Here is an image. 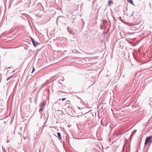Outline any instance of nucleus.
<instances>
[{
  "label": "nucleus",
  "instance_id": "1",
  "mask_svg": "<svg viewBox=\"0 0 152 152\" xmlns=\"http://www.w3.org/2000/svg\"><path fill=\"white\" fill-rule=\"evenodd\" d=\"M152 142V136L147 137L145 140V145H146L148 143H151Z\"/></svg>",
  "mask_w": 152,
  "mask_h": 152
},
{
  "label": "nucleus",
  "instance_id": "2",
  "mask_svg": "<svg viewBox=\"0 0 152 152\" xmlns=\"http://www.w3.org/2000/svg\"><path fill=\"white\" fill-rule=\"evenodd\" d=\"M46 104V103L45 102H41L39 105L40 107L41 108V109L39 110V111H40L42 109V107H44Z\"/></svg>",
  "mask_w": 152,
  "mask_h": 152
},
{
  "label": "nucleus",
  "instance_id": "3",
  "mask_svg": "<svg viewBox=\"0 0 152 152\" xmlns=\"http://www.w3.org/2000/svg\"><path fill=\"white\" fill-rule=\"evenodd\" d=\"M31 41L32 42V44L34 47H36L37 46V45L36 43V41H35V40L31 37H30Z\"/></svg>",
  "mask_w": 152,
  "mask_h": 152
},
{
  "label": "nucleus",
  "instance_id": "4",
  "mask_svg": "<svg viewBox=\"0 0 152 152\" xmlns=\"http://www.w3.org/2000/svg\"><path fill=\"white\" fill-rule=\"evenodd\" d=\"M67 30L68 31L69 33L70 34H73L72 30L69 27H68L67 28Z\"/></svg>",
  "mask_w": 152,
  "mask_h": 152
},
{
  "label": "nucleus",
  "instance_id": "5",
  "mask_svg": "<svg viewBox=\"0 0 152 152\" xmlns=\"http://www.w3.org/2000/svg\"><path fill=\"white\" fill-rule=\"evenodd\" d=\"M57 134L58 136L59 137V139H60V140H61V134L59 132H57Z\"/></svg>",
  "mask_w": 152,
  "mask_h": 152
},
{
  "label": "nucleus",
  "instance_id": "6",
  "mask_svg": "<svg viewBox=\"0 0 152 152\" xmlns=\"http://www.w3.org/2000/svg\"><path fill=\"white\" fill-rule=\"evenodd\" d=\"M113 2L111 0H110L109 1H108V5L109 6H110L111 5V4H113Z\"/></svg>",
  "mask_w": 152,
  "mask_h": 152
},
{
  "label": "nucleus",
  "instance_id": "7",
  "mask_svg": "<svg viewBox=\"0 0 152 152\" xmlns=\"http://www.w3.org/2000/svg\"><path fill=\"white\" fill-rule=\"evenodd\" d=\"M137 130L136 129H135L132 132L131 135V137L133 136V134H134L135 133L137 132Z\"/></svg>",
  "mask_w": 152,
  "mask_h": 152
},
{
  "label": "nucleus",
  "instance_id": "8",
  "mask_svg": "<svg viewBox=\"0 0 152 152\" xmlns=\"http://www.w3.org/2000/svg\"><path fill=\"white\" fill-rule=\"evenodd\" d=\"M129 3H130L131 4H134L132 0H127Z\"/></svg>",
  "mask_w": 152,
  "mask_h": 152
},
{
  "label": "nucleus",
  "instance_id": "9",
  "mask_svg": "<svg viewBox=\"0 0 152 152\" xmlns=\"http://www.w3.org/2000/svg\"><path fill=\"white\" fill-rule=\"evenodd\" d=\"M119 19L121 20V21L123 23H126V22L124 21L122 19L121 17H119Z\"/></svg>",
  "mask_w": 152,
  "mask_h": 152
},
{
  "label": "nucleus",
  "instance_id": "10",
  "mask_svg": "<svg viewBox=\"0 0 152 152\" xmlns=\"http://www.w3.org/2000/svg\"><path fill=\"white\" fill-rule=\"evenodd\" d=\"M100 122H101V124L102 125H103V126H106V124H104V123H103V122H102V120H101V121H100Z\"/></svg>",
  "mask_w": 152,
  "mask_h": 152
},
{
  "label": "nucleus",
  "instance_id": "11",
  "mask_svg": "<svg viewBox=\"0 0 152 152\" xmlns=\"http://www.w3.org/2000/svg\"><path fill=\"white\" fill-rule=\"evenodd\" d=\"M12 78V76L9 77L7 78V81L9 80Z\"/></svg>",
  "mask_w": 152,
  "mask_h": 152
},
{
  "label": "nucleus",
  "instance_id": "12",
  "mask_svg": "<svg viewBox=\"0 0 152 152\" xmlns=\"http://www.w3.org/2000/svg\"><path fill=\"white\" fill-rule=\"evenodd\" d=\"M2 148L3 152H7V151L5 150V148H3V146L2 147Z\"/></svg>",
  "mask_w": 152,
  "mask_h": 152
},
{
  "label": "nucleus",
  "instance_id": "13",
  "mask_svg": "<svg viewBox=\"0 0 152 152\" xmlns=\"http://www.w3.org/2000/svg\"><path fill=\"white\" fill-rule=\"evenodd\" d=\"M34 71H35L34 68V67H33L31 73H32Z\"/></svg>",
  "mask_w": 152,
  "mask_h": 152
},
{
  "label": "nucleus",
  "instance_id": "14",
  "mask_svg": "<svg viewBox=\"0 0 152 152\" xmlns=\"http://www.w3.org/2000/svg\"><path fill=\"white\" fill-rule=\"evenodd\" d=\"M66 99V98H62V99H61V100L62 101H64L65 99Z\"/></svg>",
  "mask_w": 152,
  "mask_h": 152
},
{
  "label": "nucleus",
  "instance_id": "15",
  "mask_svg": "<svg viewBox=\"0 0 152 152\" xmlns=\"http://www.w3.org/2000/svg\"><path fill=\"white\" fill-rule=\"evenodd\" d=\"M36 43L37 45H39V43L38 42H37V41H36Z\"/></svg>",
  "mask_w": 152,
  "mask_h": 152
},
{
  "label": "nucleus",
  "instance_id": "16",
  "mask_svg": "<svg viewBox=\"0 0 152 152\" xmlns=\"http://www.w3.org/2000/svg\"><path fill=\"white\" fill-rule=\"evenodd\" d=\"M128 34H132V33L128 32L127 33Z\"/></svg>",
  "mask_w": 152,
  "mask_h": 152
},
{
  "label": "nucleus",
  "instance_id": "17",
  "mask_svg": "<svg viewBox=\"0 0 152 152\" xmlns=\"http://www.w3.org/2000/svg\"><path fill=\"white\" fill-rule=\"evenodd\" d=\"M64 77H63V79H61V80L63 81L64 80Z\"/></svg>",
  "mask_w": 152,
  "mask_h": 152
},
{
  "label": "nucleus",
  "instance_id": "18",
  "mask_svg": "<svg viewBox=\"0 0 152 152\" xmlns=\"http://www.w3.org/2000/svg\"><path fill=\"white\" fill-rule=\"evenodd\" d=\"M78 108L79 109H80V108L79 107H78Z\"/></svg>",
  "mask_w": 152,
  "mask_h": 152
},
{
  "label": "nucleus",
  "instance_id": "19",
  "mask_svg": "<svg viewBox=\"0 0 152 152\" xmlns=\"http://www.w3.org/2000/svg\"><path fill=\"white\" fill-rule=\"evenodd\" d=\"M77 98H78L79 99H80V98H79V97H77Z\"/></svg>",
  "mask_w": 152,
  "mask_h": 152
},
{
  "label": "nucleus",
  "instance_id": "20",
  "mask_svg": "<svg viewBox=\"0 0 152 152\" xmlns=\"http://www.w3.org/2000/svg\"><path fill=\"white\" fill-rule=\"evenodd\" d=\"M64 52H66V50H64Z\"/></svg>",
  "mask_w": 152,
  "mask_h": 152
}]
</instances>
